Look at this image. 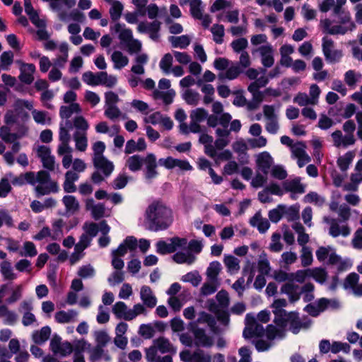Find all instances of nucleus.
Instances as JSON below:
<instances>
[{"label": "nucleus", "instance_id": "1", "mask_svg": "<svg viewBox=\"0 0 362 362\" xmlns=\"http://www.w3.org/2000/svg\"><path fill=\"white\" fill-rule=\"evenodd\" d=\"M11 183L19 186L28 183L34 186L35 196L38 198L50 193H57L59 189L57 182L52 180L49 173L45 170H40L36 174L34 172L22 173L13 177Z\"/></svg>", "mask_w": 362, "mask_h": 362}, {"label": "nucleus", "instance_id": "2", "mask_svg": "<svg viewBox=\"0 0 362 362\" xmlns=\"http://www.w3.org/2000/svg\"><path fill=\"white\" fill-rule=\"evenodd\" d=\"M287 325H289V330L296 334L301 329H308L311 325V320L307 317L300 318L296 312H289L283 319V323L277 324L276 326L269 325L267 327V338L270 340L283 339L286 335Z\"/></svg>", "mask_w": 362, "mask_h": 362}, {"label": "nucleus", "instance_id": "3", "mask_svg": "<svg viewBox=\"0 0 362 362\" xmlns=\"http://www.w3.org/2000/svg\"><path fill=\"white\" fill-rule=\"evenodd\" d=\"M146 221L148 229L159 231L167 229L173 223L171 209L163 202L156 201L151 203L146 210Z\"/></svg>", "mask_w": 362, "mask_h": 362}, {"label": "nucleus", "instance_id": "4", "mask_svg": "<svg viewBox=\"0 0 362 362\" xmlns=\"http://www.w3.org/2000/svg\"><path fill=\"white\" fill-rule=\"evenodd\" d=\"M333 8V15L339 18L338 25H333V21L329 18H325L320 21L325 33L329 35H345L349 31H352L356 28L355 23L351 21L349 12L346 11L341 5L334 3Z\"/></svg>", "mask_w": 362, "mask_h": 362}, {"label": "nucleus", "instance_id": "5", "mask_svg": "<svg viewBox=\"0 0 362 362\" xmlns=\"http://www.w3.org/2000/svg\"><path fill=\"white\" fill-rule=\"evenodd\" d=\"M93 163L97 170L91 175V180L95 184H100L105 177H108L115 168L113 163L105 157L93 159Z\"/></svg>", "mask_w": 362, "mask_h": 362}, {"label": "nucleus", "instance_id": "6", "mask_svg": "<svg viewBox=\"0 0 362 362\" xmlns=\"http://www.w3.org/2000/svg\"><path fill=\"white\" fill-rule=\"evenodd\" d=\"M323 221L329 225V235L332 238L339 236L347 237L351 234V228L348 224H341L339 219L325 216Z\"/></svg>", "mask_w": 362, "mask_h": 362}, {"label": "nucleus", "instance_id": "7", "mask_svg": "<svg viewBox=\"0 0 362 362\" xmlns=\"http://www.w3.org/2000/svg\"><path fill=\"white\" fill-rule=\"evenodd\" d=\"M322 47L325 59L328 62H338L342 57L341 51L334 49V42L332 39L323 37Z\"/></svg>", "mask_w": 362, "mask_h": 362}, {"label": "nucleus", "instance_id": "8", "mask_svg": "<svg viewBox=\"0 0 362 362\" xmlns=\"http://www.w3.org/2000/svg\"><path fill=\"white\" fill-rule=\"evenodd\" d=\"M287 301L284 298H279L275 300L272 305V308L273 309L272 312L274 315V322L277 324L283 323V319L285 318L288 315L289 312H287L284 310V308L287 306Z\"/></svg>", "mask_w": 362, "mask_h": 362}, {"label": "nucleus", "instance_id": "9", "mask_svg": "<svg viewBox=\"0 0 362 362\" xmlns=\"http://www.w3.org/2000/svg\"><path fill=\"white\" fill-rule=\"evenodd\" d=\"M192 332L194 337V344L197 346L211 347L214 341L211 336L206 333L204 329L199 327L192 328Z\"/></svg>", "mask_w": 362, "mask_h": 362}, {"label": "nucleus", "instance_id": "10", "mask_svg": "<svg viewBox=\"0 0 362 362\" xmlns=\"http://www.w3.org/2000/svg\"><path fill=\"white\" fill-rule=\"evenodd\" d=\"M334 146L335 147H344L346 148L349 146L354 145L356 142L354 135H344L343 136L342 132L340 130H336L331 134Z\"/></svg>", "mask_w": 362, "mask_h": 362}, {"label": "nucleus", "instance_id": "11", "mask_svg": "<svg viewBox=\"0 0 362 362\" xmlns=\"http://www.w3.org/2000/svg\"><path fill=\"white\" fill-rule=\"evenodd\" d=\"M36 68L33 64L21 63V73L18 76L20 81L27 85L31 84L34 81L33 74Z\"/></svg>", "mask_w": 362, "mask_h": 362}, {"label": "nucleus", "instance_id": "12", "mask_svg": "<svg viewBox=\"0 0 362 362\" xmlns=\"http://www.w3.org/2000/svg\"><path fill=\"white\" fill-rule=\"evenodd\" d=\"M110 30L119 34L118 37L122 45H124L134 38L132 30L127 28L124 24L117 23L110 27Z\"/></svg>", "mask_w": 362, "mask_h": 362}, {"label": "nucleus", "instance_id": "13", "mask_svg": "<svg viewBox=\"0 0 362 362\" xmlns=\"http://www.w3.org/2000/svg\"><path fill=\"white\" fill-rule=\"evenodd\" d=\"M262 64L265 68H270L274 64V49L272 45H263L259 48Z\"/></svg>", "mask_w": 362, "mask_h": 362}, {"label": "nucleus", "instance_id": "14", "mask_svg": "<svg viewBox=\"0 0 362 362\" xmlns=\"http://www.w3.org/2000/svg\"><path fill=\"white\" fill-rule=\"evenodd\" d=\"M146 165L145 177L148 180H151L156 177L158 175L156 168V158L154 154L148 153L144 158Z\"/></svg>", "mask_w": 362, "mask_h": 362}, {"label": "nucleus", "instance_id": "15", "mask_svg": "<svg viewBox=\"0 0 362 362\" xmlns=\"http://www.w3.org/2000/svg\"><path fill=\"white\" fill-rule=\"evenodd\" d=\"M146 358L148 362H173L171 356L166 355L161 357L159 355V349L153 344L150 347L146 349Z\"/></svg>", "mask_w": 362, "mask_h": 362}, {"label": "nucleus", "instance_id": "16", "mask_svg": "<svg viewBox=\"0 0 362 362\" xmlns=\"http://www.w3.org/2000/svg\"><path fill=\"white\" fill-rule=\"evenodd\" d=\"M243 72V70L238 62H231V64L228 66L226 70L224 72L219 73L218 76L221 80H234Z\"/></svg>", "mask_w": 362, "mask_h": 362}, {"label": "nucleus", "instance_id": "17", "mask_svg": "<svg viewBox=\"0 0 362 362\" xmlns=\"http://www.w3.org/2000/svg\"><path fill=\"white\" fill-rule=\"evenodd\" d=\"M273 163L274 160L272 157L267 151H264L259 153L257 156V165L259 170H261L264 175L268 174Z\"/></svg>", "mask_w": 362, "mask_h": 362}, {"label": "nucleus", "instance_id": "18", "mask_svg": "<svg viewBox=\"0 0 362 362\" xmlns=\"http://www.w3.org/2000/svg\"><path fill=\"white\" fill-rule=\"evenodd\" d=\"M140 298L144 305L149 308H153L156 305L157 298L153 293L151 288L148 286H141Z\"/></svg>", "mask_w": 362, "mask_h": 362}, {"label": "nucleus", "instance_id": "19", "mask_svg": "<svg viewBox=\"0 0 362 362\" xmlns=\"http://www.w3.org/2000/svg\"><path fill=\"white\" fill-rule=\"evenodd\" d=\"M153 345L159 349L160 354H175L176 349L170 343L169 339L164 337H160L153 341Z\"/></svg>", "mask_w": 362, "mask_h": 362}, {"label": "nucleus", "instance_id": "20", "mask_svg": "<svg viewBox=\"0 0 362 362\" xmlns=\"http://www.w3.org/2000/svg\"><path fill=\"white\" fill-rule=\"evenodd\" d=\"M199 141L204 145V153L209 157L214 158L217 156V152L213 145L214 139L211 136L202 133L199 136Z\"/></svg>", "mask_w": 362, "mask_h": 362}, {"label": "nucleus", "instance_id": "21", "mask_svg": "<svg viewBox=\"0 0 362 362\" xmlns=\"http://www.w3.org/2000/svg\"><path fill=\"white\" fill-rule=\"evenodd\" d=\"M252 226L256 227L260 233H264L270 226L269 221L263 218L260 212H257L250 220Z\"/></svg>", "mask_w": 362, "mask_h": 362}, {"label": "nucleus", "instance_id": "22", "mask_svg": "<svg viewBox=\"0 0 362 362\" xmlns=\"http://www.w3.org/2000/svg\"><path fill=\"white\" fill-rule=\"evenodd\" d=\"M79 178V175L72 171L68 170L65 173V180L63 183V189L66 193L75 192L77 189L74 182H76Z\"/></svg>", "mask_w": 362, "mask_h": 362}, {"label": "nucleus", "instance_id": "23", "mask_svg": "<svg viewBox=\"0 0 362 362\" xmlns=\"http://www.w3.org/2000/svg\"><path fill=\"white\" fill-rule=\"evenodd\" d=\"M283 187L286 192L297 194H303L305 192V185L300 183V177L284 181L283 182Z\"/></svg>", "mask_w": 362, "mask_h": 362}, {"label": "nucleus", "instance_id": "24", "mask_svg": "<svg viewBox=\"0 0 362 362\" xmlns=\"http://www.w3.org/2000/svg\"><path fill=\"white\" fill-rule=\"evenodd\" d=\"M62 202L66 208V213L73 215L79 209V202L74 196L65 195L62 198Z\"/></svg>", "mask_w": 362, "mask_h": 362}, {"label": "nucleus", "instance_id": "25", "mask_svg": "<svg viewBox=\"0 0 362 362\" xmlns=\"http://www.w3.org/2000/svg\"><path fill=\"white\" fill-rule=\"evenodd\" d=\"M223 263L230 274H235L240 270V260L231 255H224Z\"/></svg>", "mask_w": 362, "mask_h": 362}, {"label": "nucleus", "instance_id": "26", "mask_svg": "<svg viewBox=\"0 0 362 362\" xmlns=\"http://www.w3.org/2000/svg\"><path fill=\"white\" fill-rule=\"evenodd\" d=\"M78 312L75 310H61L55 313L54 317L59 323H69L75 320Z\"/></svg>", "mask_w": 362, "mask_h": 362}, {"label": "nucleus", "instance_id": "27", "mask_svg": "<svg viewBox=\"0 0 362 362\" xmlns=\"http://www.w3.org/2000/svg\"><path fill=\"white\" fill-rule=\"evenodd\" d=\"M51 329L49 326H45L40 330L33 332L32 338L37 344H44L50 337Z\"/></svg>", "mask_w": 362, "mask_h": 362}, {"label": "nucleus", "instance_id": "28", "mask_svg": "<svg viewBox=\"0 0 362 362\" xmlns=\"http://www.w3.org/2000/svg\"><path fill=\"white\" fill-rule=\"evenodd\" d=\"M93 199H88L86 203V208L91 211L93 217L98 220L105 215V208L103 204H93Z\"/></svg>", "mask_w": 362, "mask_h": 362}, {"label": "nucleus", "instance_id": "29", "mask_svg": "<svg viewBox=\"0 0 362 362\" xmlns=\"http://www.w3.org/2000/svg\"><path fill=\"white\" fill-rule=\"evenodd\" d=\"M198 324H206L209 327H214L216 320L211 315L203 311L198 314L196 321L190 323L192 328L197 327Z\"/></svg>", "mask_w": 362, "mask_h": 362}, {"label": "nucleus", "instance_id": "30", "mask_svg": "<svg viewBox=\"0 0 362 362\" xmlns=\"http://www.w3.org/2000/svg\"><path fill=\"white\" fill-rule=\"evenodd\" d=\"M160 25V22L158 21H153L151 23L142 21L138 24L137 30L141 33H149L153 31H159Z\"/></svg>", "mask_w": 362, "mask_h": 362}, {"label": "nucleus", "instance_id": "31", "mask_svg": "<svg viewBox=\"0 0 362 362\" xmlns=\"http://www.w3.org/2000/svg\"><path fill=\"white\" fill-rule=\"evenodd\" d=\"M111 60L114 63V68L122 69L129 63V59L120 51H114L111 55Z\"/></svg>", "mask_w": 362, "mask_h": 362}, {"label": "nucleus", "instance_id": "32", "mask_svg": "<svg viewBox=\"0 0 362 362\" xmlns=\"http://www.w3.org/2000/svg\"><path fill=\"white\" fill-rule=\"evenodd\" d=\"M104 115L112 121H115L120 117L122 119L127 118V115L123 114L117 105L105 106Z\"/></svg>", "mask_w": 362, "mask_h": 362}, {"label": "nucleus", "instance_id": "33", "mask_svg": "<svg viewBox=\"0 0 362 362\" xmlns=\"http://www.w3.org/2000/svg\"><path fill=\"white\" fill-rule=\"evenodd\" d=\"M283 218L287 219L288 221H293L299 218V206L293 205L287 206L282 204Z\"/></svg>", "mask_w": 362, "mask_h": 362}, {"label": "nucleus", "instance_id": "34", "mask_svg": "<svg viewBox=\"0 0 362 362\" xmlns=\"http://www.w3.org/2000/svg\"><path fill=\"white\" fill-rule=\"evenodd\" d=\"M129 311V309H128L127 305L122 301L117 302L112 307V313L118 319H124L129 321V318H127Z\"/></svg>", "mask_w": 362, "mask_h": 362}, {"label": "nucleus", "instance_id": "35", "mask_svg": "<svg viewBox=\"0 0 362 362\" xmlns=\"http://www.w3.org/2000/svg\"><path fill=\"white\" fill-rule=\"evenodd\" d=\"M144 163V158L139 155H134L127 160V166L132 172H136L141 170Z\"/></svg>", "mask_w": 362, "mask_h": 362}, {"label": "nucleus", "instance_id": "36", "mask_svg": "<svg viewBox=\"0 0 362 362\" xmlns=\"http://www.w3.org/2000/svg\"><path fill=\"white\" fill-rule=\"evenodd\" d=\"M173 259L177 264L190 265L194 262L195 257L190 252H178L173 256Z\"/></svg>", "mask_w": 362, "mask_h": 362}, {"label": "nucleus", "instance_id": "37", "mask_svg": "<svg viewBox=\"0 0 362 362\" xmlns=\"http://www.w3.org/2000/svg\"><path fill=\"white\" fill-rule=\"evenodd\" d=\"M211 32L213 35V40L216 44H222L223 42L225 28L223 25L218 23L214 24L211 28Z\"/></svg>", "mask_w": 362, "mask_h": 362}, {"label": "nucleus", "instance_id": "38", "mask_svg": "<svg viewBox=\"0 0 362 362\" xmlns=\"http://www.w3.org/2000/svg\"><path fill=\"white\" fill-rule=\"evenodd\" d=\"M73 139L75 141L76 148L84 152L88 146L87 134L74 133Z\"/></svg>", "mask_w": 362, "mask_h": 362}, {"label": "nucleus", "instance_id": "39", "mask_svg": "<svg viewBox=\"0 0 362 362\" xmlns=\"http://www.w3.org/2000/svg\"><path fill=\"white\" fill-rule=\"evenodd\" d=\"M264 332L267 334V329L264 330V327L255 322L252 327L248 330H244L243 336L245 338H250L252 337H262L264 335Z\"/></svg>", "mask_w": 362, "mask_h": 362}, {"label": "nucleus", "instance_id": "40", "mask_svg": "<svg viewBox=\"0 0 362 362\" xmlns=\"http://www.w3.org/2000/svg\"><path fill=\"white\" fill-rule=\"evenodd\" d=\"M0 137L6 143H11L21 137V135L16 133H11V129L7 126H2L0 128Z\"/></svg>", "mask_w": 362, "mask_h": 362}, {"label": "nucleus", "instance_id": "41", "mask_svg": "<svg viewBox=\"0 0 362 362\" xmlns=\"http://www.w3.org/2000/svg\"><path fill=\"white\" fill-rule=\"evenodd\" d=\"M124 9L123 4L119 1H113L110 8V18L113 21H116L120 18L122 11Z\"/></svg>", "mask_w": 362, "mask_h": 362}, {"label": "nucleus", "instance_id": "42", "mask_svg": "<svg viewBox=\"0 0 362 362\" xmlns=\"http://www.w3.org/2000/svg\"><path fill=\"white\" fill-rule=\"evenodd\" d=\"M1 273L6 280H14L17 277L13 271L11 263L8 261H3L1 263Z\"/></svg>", "mask_w": 362, "mask_h": 362}, {"label": "nucleus", "instance_id": "43", "mask_svg": "<svg viewBox=\"0 0 362 362\" xmlns=\"http://www.w3.org/2000/svg\"><path fill=\"white\" fill-rule=\"evenodd\" d=\"M183 99L190 105H197L200 100V95L191 89H187L183 93Z\"/></svg>", "mask_w": 362, "mask_h": 362}, {"label": "nucleus", "instance_id": "44", "mask_svg": "<svg viewBox=\"0 0 362 362\" xmlns=\"http://www.w3.org/2000/svg\"><path fill=\"white\" fill-rule=\"evenodd\" d=\"M14 54L11 51L4 52L0 56V66L3 70L8 71L13 64Z\"/></svg>", "mask_w": 362, "mask_h": 362}, {"label": "nucleus", "instance_id": "45", "mask_svg": "<svg viewBox=\"0 0 362 362\" xmlns=\"http://www.w3.org/2000/svg\"><path fill=\"white\" fill-rule=\"evenodd\" d=\"M221 269V265L219 262L214 261L211 262L206 270L208 278L212 281H216Z\"/></svg>", "mask_w": 362, "mask_h": 362}, {"label": "nucleus", "instance_id": "46", "mask_svg": "<svg viewBox=\"0 0 362 362\" xmlns=\"http://www.w3.org/2000/svg\"><path fill=\"white\" fill-rule=\"evenodd\" d=\"M74 127L76 129L74 133L87 134L89 124L83 117L78 116L74 119Z\"/></svg>", "mask_w": 362, "mask_h": 362}, {"label": "nucleus", "instance_id": "47", "mask_svg": "<svg viewBox=\"0 0 362 362\" xmlns=\"http://www.w3.org/2000/svg\"><path fill=\"white\" fill-rule=\"evenodd\" d=\"M156 252L160 255L170 254L175 252V247L173 246L172 242L167 243L164 240H159L156 245Z\"/></svg>", "mask_w": 362, "mask_h": 362}, {"label": "nucleus", "instance_id": "48", "mask_svg": "<svg viewBox=\"0 0 362 362\" xmlns=\"http://www.w3.org/2000/svg\"><path fill=\"white\" fill-rule=\"evenodd\" d=\"M170 40L173 47H180L181 49L186 48L190 43V39L188 35H186L178 37H171Z\"/></svg>", "mask_w": 362, "mask_h": 362}, {"label": "nucleus", "instance_id": "49", "mask_svg": "<svg viewBox=\"0 0 362 362\" xmlns=\"http://www.w3.org/2000/svg\"><path fill=\"white\" fill-rule=\"evenodd\" d=\"M300 257L301 260V264L303 267H305L310 266L313 261L312 250L310 247L303 246L302 247L301 255Z\"/></svg>", "mask_w": 362, "mask_h": 362}, {"label": "nucleus", "instance_id": "50", "mask_svg": "<svg viewBox=\"0 0 362 362\" xmlns=\"http://www.w3.org/2000/svg\"><path fill=\"white\" fill-rule=\"evenodd\" d=\"M310 276L313 277L318 283L323 284L327 280V273L322 268H315L310 269Z\"/></svg>", "mask_w": 362, "mask_h": 362}, {"label": "nucleus", "instance_id": "51", "mask_svg": "<svg viewBox=\"0 0 362 362\" xmlns=\"http://www.w3.org/2000/svg\"><path fill=\"white\" fill-rule=\"evenodd\" d=\"M129 177L125 173H119L112 181V187L115 189H121L126 187Z\"/></svg>", "mask_w": 362, "mask_h": 362}, {"label": "nucleus", "instance_id": "52", "mask_svg": "<svg viewBox=\"0 0 362 362\" xmlns=\"http://www.w3.org/2000/svg\"><path fill=\"white\" fill-rule=\"evenodd\" d=\"M181 280L184 282H189L194 286H197L202 281V276L199 275L198 272H188L185 275L182 276Z\"/></svg>", "mask_w": 362, "mask_h": 362}, {"label": "nucleus", "instance_id": "53", "mask_svg": "<svg viewBox=\"0 0 362 362\" xmlns=\"http://www.w3.org/2000/svg\"><path fill=\"white\" fill-rule=\"evenodd\" d=\"M189 6L191 15L194 18L201 20L202 18V1L191 0Z\"/></svg>", "mask_w": 362, "mask_h": 362}, {"label": "nucleus", "instance_id": "54", "mask_svg": "<svg viewBox=\"0 0 362 362\" xmlns=\"http://www.w3.org/2000/svg\"><path fill=\"white\" fill-rule=\"evenodd\" d=\"M64 226V221L61 219L55 220L52 223V239L57 240L63 236L62 228Z\"/></svg>", "mask_w": 362, "mask_h": 362}, {"label": "nucleus", "instance_id": "55", "mask_svg": "<svg viewBox=\"0 0 362 362\" xmlns=\"http://www.w3.org/2000/svg\"><path fill=\"white\" fill-rule=\"evenodd\" d=\"M173 64V56L170 53L165 54L161 59L159 66L163 73L169 74L170 73V67Z\"/></svg>", "mask_w": 362, "mask_h": 362}, {"label": "nucleus", "instance_id": "56", "mask_svg": "<svg viewBox=\"0 0 362 362\" xmlns=\"http://www.w3.org/2000/svg\"><path fill=\"white\" fill-rule=\"evenodd\" d=\"M358 281L359 275L352 272L345 278L343 286L345 289L351 288L353 290L358 285Z\"/></svg>", "mask_w": 362, "mask_h": 362}, {"label": "nucleus", "instance_id": "57", "mask_svg": "<svg viewBox=\"0 0 362 362\" xmlns=\"http://www.w3.org/2000/svg\"><path fill=\"white\" fill-rule=\"evenodd\" d=\"M93 335L98 346L105 347L110 341V336L105 330L95 331Z\"/></svg>", "mask_w": 362, "mask_h": 362}, {"label": "nucleus", "instance_id": "58", "mask_svg": "<svg viewBox=\"0 0 362 362\" xmlns=\"http://www.w3.org/2000/svg\"><path fill=\"white\" fill-rule=\"evenodd\" d=\"M208 114L205 109L199 107L191 111L190 118L192 121L202 122L206 119Z\"/></svg>", "mask_w": 362, "mask_h": 362}, {"label": "nucleus", "instance_id": "59", "mask_svg": "<svg viewBox=\"0 0 362 362\" xmlns=\"http://www.w3.org/2000/svg\"><path fill=\"white\" fill-rule=\"evenodd\" d=\"M304 201L308 203H315L319 206H322L325 202V198L315 192L307 194L304 197Z\"/></svg>", "mask_w": 362, "mask_h": 362}, {"label": "nucleus", "instance_id": "60", "mask_svg": "<svg viewBox=\"0 0 362 362\" xmlns=\"http://www.w3.org/2000/svg\"><path fill=\"white\" fill-rule=\"evenodd\" d=\"M95 271L90 264H86L81 267L77 272L78 276L82 279L92 278L95 276Z\"/></svg>", "mask_w": 362, "mask_h": 362}, {"label": "nucleus", "instance_id": "61", "mask_svg": "<svg viewBox=\"0 0 362 362\" xmlns=\"http://www.w3.org/2000/svg\"><path fill=\"white\" fill-rule=\"evenodd\" d=\"M192 362H211V357L209 354H206L202 349H197L193 352Z\"/></svg>", "mask_w": 362, "mask_h": 362}, {"label": "nucleus", "instance_id": "62", "mask_svg": "<svg viewBox=\"0 0 362 362\" xmlns=\"http://www.w3.org/2000/svg\"><path fill=\"white\" fill-rule=\"evenodd\" d=\"M127 48V52L129 54L139 53L142 48L141 42L136 39H132L127 42L124 45Z\"/></svg>", "mask_w": 362, "mask_h": 362}, {"label": "nucleus", "instance_id": "63", "mask_svg": "<svg viewBox=\"0 0 362 362\" xmlns=\"http://www.w3.org/2000/svg\"><path fill=\"white\" fill-rule=\"evenodd\" d=\"M361 77V74H356L354 70H349L344 74V81L349 86L354 87Z\"/></svg>", "mask_w": 362, "mask_h": 362}, {"label": "nucleus", "instance_id": "64", "mask_svg": "<svg viewBox=\"0 0 362 362\" xmlns=\"http://www.w3.org/2000/svg\"><path fill=\"white\" fill-rule=\"evenodd\" d=\"M248 42L246 38L241 37L233 40L230 46L233 51L236 53H241L247 47Z\"/></svg>", "mask_w": 362, "mask_h": 362}]
</instances>
